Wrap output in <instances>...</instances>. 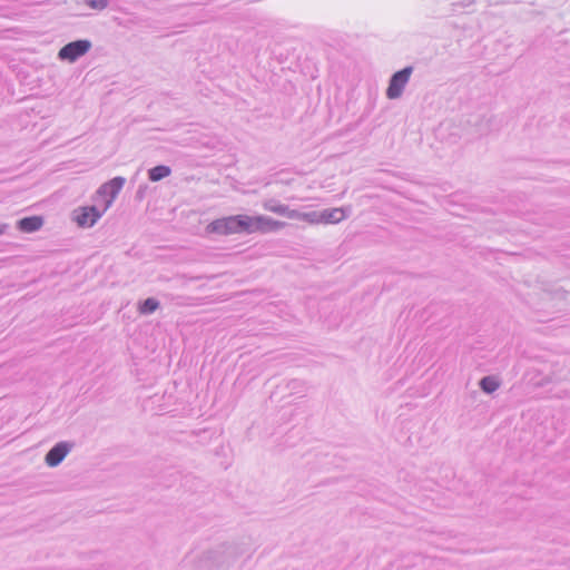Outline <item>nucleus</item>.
Returning <instances> with one entry per match:
<instances>
[{"mask_svg": "<svg viewBox=\"0 0 570 570\" xmlns=\"http://www.w3.org/2000/svg\"><path fill=\"white\" fill-rule=\"evenodd\" d=\"M350 215V209L344 207L327 208L321 210L322 225L338 224L346 219Z\"/></svg>", "mask_w": 570, "mask_h": 570, "instance_id": "nucleus-9", "label": "nucleus"}, {"mask_svg": "<svg viewBox=\"0 0 570 570\" xmlns=\"http://www.w3.org/2000/svg\"><path fill=\"white\" fill-rule=\"evenodd\" d=\"M297 220H303L311 225H322L321 210L298 212Z\"/></svg>", "mask_w": 570, "mask_h": 570, "instance_id": "nucleus-14", "label": "nucleus"}, {"mask_svg": "<svg viewBox=\"0 0 570 570\" xmlns=\"http://www.w3.org/2000/svg\"><path fill=\"white\" fill-rule=\"evenodd\" d=\"M125 178L124 177H115L112 178L111 180L102 184L98 190H97V196L98 197H107L104 202V210H107L114 203V200L116 199V197L118 196V194L120 193L121 188L124 187L125 185Z\"/></svg>", "mask_w": 570, "mask_h": 570, "instance_id": "nucleus-6", "label": "nucleus"}, {"mask_svg": "<svg viewBox=\"0 0 570 570\" xmlns=\"http://www.w3.org/2000/svg\"><path fill=\"white\" fill-rule=\"evenodd\" d=\"M561 296H563V293H561L559 291H556L553 293L548 292V293L544 294V298L543 299H546V301H553L557 297H561Z\"/></svg>", "mask_w": 570, "mask_h": 570, "instance_id": "nucleus-19", "label": "nucleus"}, {"mask_svg": "<svg viewBox=\"0 0 570 570\" xmlns=\"http://www.w3.org/2000/svg\"><path fill=\"white\" fill-rule=\"evenodd\" d=\"M244 553L239 543L223 542L202 551L195 559L197 570H233Z\"/></svg>", "mask_w": 570, "mask_h": 570, "instance_id": "nucleus-1", "label": "nucleus"}, {"mask_svg": "<svg viewBox=\"0 0 570 570\" xmlns=\"http://www.w3.org/2000/svg\"><path fill=\"white\" fill-rule=\"evenodd\" d=\"M298 212L297 209H292L287 205H284L279 208V212L277 215L285 216L289 219H297L298 218Z\"/></svg>", "mask_w": 570, "mask_h": 570, "instance_id": "nucleus-17", "label": "nucleus"}, {"mask_svg": "<svg viewBox=\"0 0 570 570\" xmlns=\"http://www.w3.org/2000/svg\"><path fill=\"white\" fill-rule=\"evenodd\" d=\"M91 42L86 39L71 41L59 50L58 58L75 62L78 58L86 55L91 49Z\"/></svg>", "mask_w": 570, "mask_h": 570, "instance_id": "nucleus-4", "label": "nucleus"}, {"mask_svg": "<svg viewBox=\"0 0 570 570\" xmlns=\"http://www.w3.org/2000/svg\"><path fill=\"white\" fill-rule=\"evenodd\" d=\"M85 3L95 10H104L108 7V0H85Z\"/></svg>", "mask_w": 570, "mask_h": 570, "instance_id": "nucleus-18", "label": "nucleus"}, {"mask_svg": "<svg viewBox=\"0 0 570 570\" xmlns=\"http://www.w3.org/2000/svg\"><path fill=\"white\" fill-rule=\"evenodd\" d=\"M73 443L68 441L58 442L45 456V463L50 468L58 466L72 450Z\"/></svg>", "mask_w": 570, "mask_h": 570, "instance_id": "nucleus-7", "label": "nucleus"}, {"mask_svg": "<svg viewBox=\"0 0 570 570\" xmlns=\"http://www.w3.org/2000/svg\"><path fill=\"white\" fill-rule=\"evenodd\" d=\"M8 228H9V225H8V224L0 223V235L6 234V232L8 230Z\"/></svg>", "mask_w": 570, "mask_h": 570, "instance_id": "nucleus-20", "label": "nucleus"}, {"mask_svg": "<svg viewBox=\"0 0 570 570\" xmlns=\"http://www.w3.org/2000/svg\"><path fill=\"white\" fill-rule=\"evenodd\" d=\"M479 385L484 393L491 394L500 387V381L495 376L489 375L482 377Z\"/></svg>", "mask_w": 570, "mask_h": 570, "instance_id": "nucleus-12", "label": "nucleus"}, {"mask_svg": "<svg viewBox=\"0 0 570 570\" xmlns=\"http://www.w3.org/2000/svg\"><path fill=\"white\" fill-rule=\"evenodd\" d=\"M208 234L232 235L239 234L238 215L227 216L213 220L206 226Z\"/></svg>", "mask_w": 570, "mask_h": 570, "instance_id": "nucleus-5", "label": "nucleus"}, {"mask_svg": "<svg viewBox=\"0 0 570 570\" xmlns=\"http://www.w3.org/2000/svg\"><path fill=\"white\" fill-rule=\"evenodd\" d=\"M171 174V169L168 166L159 165L148 170V177L151 181H159Z\"/></svg>", "mask_w": 570, "mask_h": 570, "instance_id": "nucleus-13", "label": "nucleus"}, {"mask_svg": "<svg viewBox=\"0 0 570 570\" xmlns=\"http://www.w3.org/2000/svg\"><path fill=\"white\" fill-rule=\"evenodd\" d=\"M238 226H239V234L240 233H247V234L256 233V216L238 215Z\"/></svg>", "mask_w": 570, "mask_h": 570, "instance_id": "nucleus-11", "label": "nucleus"}, {"mask_svg": "<svg viewBox=\"0 0 570 570\" xmlns=\"http://www.w3.org/2000/svg\"><path fill=\"white\" fill-rule=\"evenodd\" d=\"M413 72V67L407 66L400 71H396L390 79L389 87L386 89V97L389 99H397L402 96L405 86L407 85L410 77Z\"/></svg>", "mask_w": 570, "mask_h": 570, "instance_id": "nucleus-2", "label": "nucleus"}, {"mask_svg": "<svg viewBox=\"0 0 570 570\" xmlns=\"http://www.w3.org/2000/svg\"><path fill=\"white\" fill-rule=\"evenodd\" d=\"M144 197V188L140 187L137 191V198L141 199Z\"/></svg>", "mask_w": 570, "mask_h": 570, "instance_id": "nucleus-21", "label": "nucleus"}, {"mask_svg": "<svg viewBox=\"0 0 570 570\" xmlns=\"http://www.w3.org/2000/svg\"><path fill=\"white\" fill-rule=\"evenodd\" d=\"M262 206L267 212L278 214L279 208L283 206V204L274 198H268L263 200Z\"/></svg>", "mask_w": 570, "mask_h": 570, "instance_id": "nucleus-16", "label": "nucleus"}, {"mask_svg": "<svg viewBox=\"0 0 570 570\" xmlns=\"http://www.w3.org/2000/svg\"><path fill=\"white\" fill-rule=\"evenodd\" d=\"M159 307V302L156 298L149 297L139 304V313L148 315L154 313Z\"/></svg>", "mask_w": 570, "mask_h": 570, "instance_id": "nucleus-15", "label": "nucleus"}, {"mask_svg": "<svg viewBox=\"0 0 570 570\" xmlns=\"http://www.w3.org/2000/svg\"><path fill=\"white\" fill-rule=\"evenodd\" d=\"M286 223L276 220L269 216H256V233L277 232L286 227Z\"/></svg>", "mask_w": 570, "mask_h": 570, "instance_id": "nucleus-8", "label": "nucleus"}, {"mask_svg": "<svg viewBox=\"0 0 570 570\" xmlns=\"http://www.w3.org/2000/svg\"><path fill=\"white\" fill-rule=\"evenodd\" d=\"M43 225V219L40 216L24 217L18 220L17 227L22 233H33L39 230Z\"/></svg>", "mask_w": 570, "mask_h": 570, "instance_id": "nucleus-10", "label": "nucleus"}, {"mask_svg": "<svg viewBox=\"0 0 570 570\" xmlns=\"http://www.w3.org/2000/svg\"><path fill=\"white\" fill-rule=\"evenodd\" d=\"M104 206L101 208L97 206H85L73 210V220L79 227L89 228L92 227L98 219L106 213Z\"/></svg>", "mask_w": 570, "mask_h": 570, "instance_id": "nucleus-3", "label": "nucleus"}]
</instances>
